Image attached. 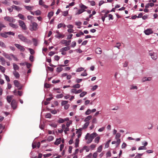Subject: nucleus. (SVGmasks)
Wrapping results in <instances>:
<instances>
[{
    "mask_svg": "<svg viewBox=\"0 0 158 158\" xmlns=\"http://www.w3.org/2000/svg\"><path fill=\"white\" fill-rule=\"evenodd\" d=\"M53 139L54 138L52 136H50L47 138V140L49 141H51L53 140Z\"/></svg>",
    "mask_w": 158,
    "mask_h": 158,
    "instance_id": "nucleus-44",
    "label": "nucleus"
},
{
    "mask_svg": "<svg viewBox=\"0 0 158 158\" xmlns=\"http://www.w3.org/2000/svg\"><path fill=\"white\" fill-rule=\"evenodd\" d=\"M53 15V12L52 11H51L48 13V17L49 19H50L51 17Z\"/></svg>",
    "mask_w": 158,
    "mask_h": 158,
    "instance_id": "nucleus-33",
    "label": "nucleus"
},
{
    "mask_svg": "<svg viewBox=\"0 0 158 158\" xmlns=\"http://www.w3.org/2000/svg\"><path fill=\"white\" fill-rule=\"evenodd\" d=\"M84 33L81 31H80L79 33H77L76 34V36L77 37H79L81 35H83Z\"/></svg>",
    "mask_w": 158,
    "mask_h": 158,
    "instance_id": "nucleus-40",
    "label": "nucleus"
},
{
    "mask_svg": "<svg viewBox=\"0 0 158 158\" xmlns=\"http://www.w3.org/2000/svg\"><path fill=\"white\" fill-rule=\"evenodd\" d=\"M92 123H97V120L96 118H94L92 121Z\"/></svg>",
    "mask_w": 158,
    "mask_h": 158,
    "instance_id": "nucleus-62",
    "label": "nucleus"
},
{
    "mask_svg": "<svg viewBox=\"0 0 158 158\" xmlns=\"http://www.w3.org/2000/svg\"><path fill=\"white\" fill-rule=\"evenodd\" d=\"M98 134L96 133H94L89 135V136L93 139Z\"/></svg>",
    "mask_w": 158,
    "mask_h": 158,
    "instance_id": "nucleus-22",
    "label": "nucleus"
},
{
    "mask_svg": "<svg viewBox=\"0 0 158 158\" xmlns=\"http://www.w3.org/2000/svg\"><path fill=\"white\" fill-rule=\"evenodd\" d=\"M28 49H29V51H30V53L31 54L33 55L34 54L35 52L33 49L31 48H29Z\"/></svg>",
    "mask_w": 158,
    "mask_h": 158,
    "instance_id": "nucleus-53",
    "label": "nucleus"
},
{
    "mask_svg": "<svg viewBox=\"0 0 158 158\" xmlns=\"http://www.w3.org/2000/svg\"><path fill=\"white\" fill-rule=\"evenodd\" d=\"M13 74L16 78H19V77L20 75L19 73L16 71H14L13 72Z\"/></svg>",
    "mask_w": 158,
    "mask_h": 158,
    "instance_id": "nucleus-20",
    "label": "nucleus"
},
{
    "mask_svg": "<svg viewBox=\"0 0 158 158\" xmlns=\"http://www.w3.org/2000/svg\"><path fill=\"white\" fill-rule=\"evenodd\" d=\"M38 24L35 22H33L31 23L30 25V27L31 28L30 29V30L32 31H36L38 29Z\"/></svg>",
    "mask_w": 158,
    "mask_h": 158,
    "instance_id": "nucleus-1",
    "label": "nucleus"
},
{
    "mask_svg": "<svg viewBox=\"0 0 158 158\" xmlns=\"http://www.w3.org/2000/svg\"><path fill=\"white\" fill-rule=\"evenodd\" d=\"M84 68L82 67H80L78 68L76 70L77 72H79L84 70Z\"/></svg>",
    "mask_w": 158,
    "mask_h": 158,
    "instance_id": "nucleus-47",
    "label": "nucleus"
},
{
    "mask_svg": "<svg viewBox=\"0 0 158 158\" xmlns=\"http://www.w3.org/2000/svg\"><path fill=\"white\" fill-rule=\"evenodd\" d=\"M72 123V121H70L69 122H68L66 124V126L67 127H69L70 125Z\"/></svg>",
    "mask_w": 158,
    "mask_h": 158,
    "instance_id": "nucleus-55",
    "label": "nucleus"
},
{
    "mask_svg": "<svg viewBox=\"0 0 158 158\" xmlns=\"http://www.w3.org/2000/svg\"><path fill=\"white\" fill-rule=\"evenodd\" d=\"M4 75L5 77L6 80L7 81L9 82L10 80L9 77L8 76H7L5 74H4Z\"/></svg>",
    "mask_w": 158,
    "mask_h": 158,
    "instance_id": "nucleus-56",
    "label": "nucleus"
},
{
    "mask_svg": "<svg viewBox=\"0 0 158 158\" xmlns=\"http://www.w3.org/2000/svg\"><path fill=\"white\" fill-rule=\"evenodd\" d=\"M18 16L20 19L22 20H24L25 19V18L24 16L21 14H19L18 15Z\"/></svg>",
    "mask_w": 158,
    "mask_h": 158,
    "instance_id": "nucleus-27",
    "label": "nucleus"
},
{
    "mask_svg": "<svg viewBox=\"0 0 158 158\" xmlns=\"http://www.w3.org/2000/svg\"><path fill=\"white\" fill-rule=\"evenodd\" d=\"M12 96H7V102L10 103L12 99Z\"/></svg>",
    "mask_w": 158,
    "mask_h": 158,
    "instance_id": "nucleus-32",
    "label": "nucleus"
},
{
    "mask_svg": "<svg viewBox=\"0 0 158 158\" xmlns=\"http://www.w3.org/2000/svg\"><path fill=\"white\" fill-rule=\"evenodd\" d=\"M61 141V138H60L57 139L54 143L56 145L59 144L60 143Z\"/></svg>",
    "mask_w": 158,
    "mask_h": 158,
    "instance_id": "nucleus-23",
    "label": "nucleus"
},
{
    "mask_svg": "<svg viewBox=\"0 0 158 158\" xmlns=\"http://www.w3.org/2000/svg\"><path fill=\"white\" fill-rule=\"evenodd\" d=\"M0 61L2 65H4L5 64L6 62V60L4 58L1 56H0Z\"/></svg>",
    "mask_w": 158,
    "mask_h": 158,
    "instance_id": "nucleus-17",
    "label": "nucleus"
},
{
    "mask_svg": "<svg viewBox=\"0 0 158 158\" xmlns=\"http://www.w3.org/2000/svg\"><path fill=\"white\" fill-rule=\"evenodd\" d=\"M96 53L97 54H100L102 53V50L101 48H96L95 50Z\"/></svg>",
    "mask_w": 158,
    "mask_h": 158,
    "instance_id": "nucleus-21",
    "label": "nucleus"
},
{
    "mask_svg": "<svg viewBox=\"0 0 158 158\" xmlns=\"http://www.w3.org/2000/svg\"><path fill=\"white\" fill-rule=\"evenodd\" d=\"M68 103V101H63L61 102V105L62 106H65Z\"/></svg>",
    "mask_w": 158,
    "mask_h": 158,
    "instance_id": "nucleus-45",
    "label": "nucleus"
},
{
    "mask_svg": "<svg viewBox=\"0 0 158 158\" xmlns=\"http://www.w3.org/2000/svg\"><path fill=\"white\" fill-rule=\"evenodd\" d=\"M0 46L4 48H6V47L5 43L2 41H0Z\"/></svg>",
    "mask_w": 158,
    "mask_h": 158,
    "instance_id": "nucleus-30",
    "label": "nucleus"
},
{
    "mask_svg": "<svg viewBox=\"0 0 158 158\" xmlns=\"http://www.w3.org/2000/svg\"><path fill=\"white\" fill-rule=\"evenodd\" d=\"M64 35H62L60 34H59L56 35V37L57 38H63L64 37Z\"/></svg>",
    "mask_w": 158,
    "mask_h": 158,
    "instance_id": "nucleus-29",
    "label": "nucleus"
},
{
    "mask_svg": "<svg viewBox=\"0 0 158 158\" xmlns=\"http://www.w3.org/2000/svg\"><path fill=\"white\" fill-rule=\"evenodd\" d=\"M19 23L20 26L22 29L24 30L27 29V27L24 22L22 20H19Z\"/></svg>",
    "mask_w": 158,
    "mask_h": 158,
    "instance_id": "nucleus-5",
    "label": "nucleus"
},
{
    "mask_svg": "<svg viewBox=\"0 0 158 158\" xmlns=\"http://www.w3.org/2000/svg\"><path fill=\"white\" fill-rule=\"evenodd\" d=\"M92 116L91 115H89L87 116L85 119V122H87L92 118Z\"/></svg>",
    "mask_w": 158,
    "mask_h": 158,
    "instance_id": "nucleus-39",
    "label": "nucleus"
},
{
    "mask_svg": "<svg viewBox=\"0 0 158 158\" xmlns=\"http://www.w3.org/2000/svg\"><path fill=\"white\" fill-rule=\"evenodd\" d=\"M80 85L79 84H77L73 85L72 87L74 88H80Z\"/></svg>",
    "mask_w": 158,
    "mask_h": 158,
    "instance_id": "nucleus-37",
    "label": "nucleus"
},
{
    "mask_svg": "<svg viewBox=\"0 0 158 158\" xmlns=\"http://www.w3.org/2000/svg\"><path fill=\"white\" fill-rule=\"evenodd\" d=\"M14 83L15 86L18 88V89L21 90L22 89L23 85L18 80H14Z\"/></svg>",
    "mask_w": 158,
    "mask_h": 158,
    "instance_id": "nucleus-4",
    "label": "nucleus"
},
{
    "mask_svg": "<svg viewBox=\"0 0 158 158\" xmlns=\"http://www.w3.org/2000/svg\"><path fill=\"white\" fill-rule=\"evenodd\" d=\"M80 94V96L81 97H83L85 95L87 94V92L85 91H83Z\"/></svg>",
    "mask_w": 158,
    "mask_h": 158,
    "instance_id": "nucleus-38",
    "label": "nucleus"
},
{
    "mask_svg": "<svg viewBox=\"0 0 158 158\" xmlns=\"http://www.w3.org/2000/svg\"><path fill=\"white\" fill-rule=\"evenodd\" d=\"M85 10L80 9L78 10L77 13H76L77 15H79L82 13L83 12L85 11Z\"/></svg>",
    "mask_w": 158,
    "mask_h": 158,
    "instance_id": "nucleus-31",
    "label": "nucleus"
},
{
    "mask_svg": "<svg viewBox=\"0 0 158 158\" xmlns=\"http://www.w3.org/2000/svg\"><path fill=\"white\" fill-rule=\"evenodd\" d=\"M111 141V140H109L105 144V147L108 148L109 147V144Z\"/></svg>",
    "mask_w": 158,
    "mask_h": 158,
    "instance_id": "nucleus-54",
    "label": "nucleus"
},
{
    "mask_svg": "<svg viewBox=\"0 0 158 158\" xmlns=\"http://www.w3.org/2000/svg\"><path fill=\"white\" fill-rule=\"evenodd\" d=\"M9 25L11 27L13 28L16 29L18 27L17 25L13 23H10Z\"/></svg>",
    "mask_w": 158,
    "mask_h": 158,
    "instance_id": "nucleus-24",
    "label": "nucleus"
},
{
    "mask_svg": "<svg viewBox=\"0 0 158 158\" xmlns=\"http://www.w3.org/2000/svg\"><path fill=\"white\" fill-rule=\"evenodd\" d=\"M24 7L25 8V9L28 10L30 11L31 10H33V8L34 7L33 6H26L24 5Z\"/></svg>",
    "mask_w": 158,
    "mask_h": 158,
    "instance_id": "nucleus-19",
    "label": "nucleus"
},
{
    "mask_svg": "<svg viewBox=\"0 0 158 158\" xmlns=\"http://www.w3.org/2000/svg\"><path fill=\"white\" fill-rule=\"evenodd\" d=\"M5 27V25L2 24V23L1 22H0V31H1L2 30L3 28Z\"/></svg>",
    "mask_w": 158,
    "mask_h": 158,
    "instance_id": "nucleus-41",
    "label": "nucleus"
},
{
    "mask_svg": "<svg viewBox=\"0 0 158 158\" xmlns=\"http://www.w3.org/2000/svg\"><path fill=\"white\" fill-rule=\"evenodd\" d=\"M13 93L15 95H17L18 94L19 96H21L23 94V92L22 91H17V90H15L14 91Z\"/></svg>",
    "mask_w": 158,
    "mask_h": 158,
    "instance_id": "nucleus-16",
    "label": "nucleus"
},
{
    "mask_svg": "<svg viewBox=\"0 0 158 158\" xmlns=\"http://www.w3.org/2000/svg\"><path fill=\"white\" fill-rule=\"evenodd\" d=\"M100 139V137L99 136H98L96 137L94 140L95 142L97 143H99Z\"/></svg>",
    "mask_w": 158,
    "mask_h": 158,
    "instance_id": "nucleus-42",
    "label": "nucleus"
},
{
    "mask_svg": "<svg viewBox=\"0 0 158 158\" xmlns=\"http://www.w3.org/2000/svg\"><path fill=\"white\" fill-rule=\"evenodd\" d=\"M63 70V68L61 67H58L56 69V71L58 73H60Z\"/></svg>",
    "mask_w": 158,
    "mask_h": 158,
    "instance_id": "nucleus-50",
    "label": "nucleus"
},
{
    "mask_svg": "<svg viewBox=\"0 0 158 158\" xmlns=\"http://www.w3.org/2000/svg\"><path fill=\"white\" fill-rule=\"evenodd\" d=\"M76 43L75 41H73L72 42V44L71 45V46L72 47H74L76 46Z\"/></svg>",
    "mask_w": 158,
    "mask_h": 158,
    "instance_id": "nucleus-63",
    "label": "nucleus"
},
{
    "mask_svg": "<svg viewBox=\"0 0 158 158\" xmlns=\"http://www.w3.org/2000/svg\"><path fill=\"white\" fill-rule=\"evenodd\" d=\"M15 45L17 48L19 49L21 52H23L25 50V48H24L23 46L20 44H15Z\"/></svg>",
    "mask_w": 158,
    "mask_h": 158,
    "instance_id": "nucleus-8",
    "label": "nucleus"
},
{
    "mask_svg": "<svg viewBox=\"0 0 158 158\" xmlns=\"http://www.w3.org/2000/svg\"><path fill=\"white\" fill-rule=\"evenodd\" d=\"M98 154L97 152H94L93 155V157L94 158H96L97 157Z\"/></svg>",
    "mask_w": 158,
    "mask_h": 158,
    "instance_id": "nucleus-60",
    "label": "nucleus"
},
{
    "mask_svg": "<svg viewBox=\"0 0 158 158\" xmlns=\"http://www.w3.org/2000/svg\"><path fill=\"white\" fill-rule=\"evenodd\" d=\"M79 139H76L75 146V148H77L79 147Z\"/></svg>",
    "mask_w": 158,
    "mask_h": 158,
    "instance_id": "nucleus-28",
    "label": "nucleus"
},
{
    "mask_svg": "<svg viewBox=\"0 0 158 158\" xmlns=\"http://www.w3.org/2000/svg\"><path fill=\"white\" fill-rule=\"evenodd\" d=\"M18 38L22 41L27 43H28L30 42L29 40H28L25 36H24L22 34L19 35Z\"/></svg>",
    "mask_w": 158,
    "mask_h": 158,
    "instance_id": "nucleus-3",
    "label": "nucleus"
},
{
    "mask_svg": "<svg viewBox=\"0 0 158 158\" xmlns=\"http://www.w3.org/2000/svg\"><path fill=\"white\" fill-rule=\"evenodd\" d=\"M35 15H39L41 14V12L40 10H37L34 12Z\"/></svg>",
    "mask_w": 158,
    "mask_h": 158,
    "instance_id": "nucleus-48",
    "label": "nucleus"
},
{
    "mask_svg": "<svg viewBox=\"0 0 158 158\" xmlns=\"http://www.w3.org/2000/svg\"><path fill=\"white\" fill-rule=\"evenodd\" d=\"M0 70L2 73H4L5 72L6 69L5 67L0 65Z\"/></svg>",
    "mask_w": 158,
    "mask_h": 158,
    "instance_id": "nucleus-34",
    "label": "nucleus"
},
{
    "mask_svg": "<svg viewBox=\"0 0 158 158\" xmlns=\"http://www.w3.org/2000/svg\"><path fill=\"white\" fill-rule=\"evenodd\" d=\"M32 41L34 43V45L35 46H36L37 44V40L35 39V38H33L32 39Z\"/></svg>",
    "mask_w": 158,
    "mask_h": 158,
    "instance_id": "nucleus-36",
    "label": "nucleus"
},
{
    "mask_svg": "<svg viewBox=\"0 0 158 158\" xmlns=\"http://www.w3.org/2000/svg\"><path fill=\"white\" fill-rule=\"evenodd\" d=\"M57 122L59 123H63L64 121L63 119L62 118H60L58 120Z\"/></svg>",
    "mask_w": 158,
    "mask_h": 158,
    "instance_id": "nucleus-51",
    "label": "nucleus"
},
{
    "mask_svg": "<svg viewBox=\"0 0 158 158\" xmlns=\"http://www.w3.org/2000/svg\"><path fill=\"white\" fill-rule=\"evenodd\" d=\"M2 55L7 59H8L10 60H12V59L10 57V54H8L6 52H3Z\"/></svg>",
    "mask_w": 158,
    "mask_h": 158,
    "instance_id": "nucleus-14",
    "label": "nucleus"
},
{
    "mask_svg": "<svg viewBox=\"0 0 158 158\" xmlns=\"http://www.w3.org/2000/svg\"><path fill=\"white\" fill-rule=\"evenodd\" d=\"M83 149H85L86 152H88L89 151V149L87 146H85L83 148Z\"/></svg>",
    "mask_w": 158,
    "mask_h": 158,
    "instance_id": "nucleus-57",
    "label": "nucleus"
},
{
    "mask_svg": "<svg viewBox=\"0 0 158 158\" xmlns=\"http://www.w3.org/2000/svg\"><path fill=\"white\" fill-rule=\"evenodd\" d=\"M70 49V47L69 46H67L66 47L62 48L61 49V50H62L63 51H66L69 50Z\"/></svg>",
    "mask_w": 158,
    "mask_h": 158,
    "instance_id": "nucleus-26",
    "label": "nucleus"
},
{
    "mask_svg": "<svg viewBox=\"0 0 158 158\" xmlns=\"http://www.w3.org/2000/svg\"><path fill=\"white\" fill-rule=\"evenodd\" d=\"M51 85H49L47 83H46L44 84V87H45L48 88L50 87Z\"/></svg>",
    "mask_w": 158,
    "mask_h": 158,
    "instance_id": "nucleus-59",
    "label": "nucleus"
},
{
    "mask_svg": "<svg viewBox=\"0 0 158 158\" xmlns=\"http://www.w3.org/2000/svg\"><path fill=\"white\" fill-rule=\"evenodd\" d=\"M15 33L13 32L9 31L5 32L4 33H1L0 35L3 37L6 38L8 37L7 35H12L14 36L15 35Z\"/></svg>",
    "mask_w": 158,
    "mask_h": 158,
    "instance_id": "nucleus-2",
    "label": "nucleus"
},
{
    "mask_svg": "<svg viewBox=\"0 0 158 158\" xmlns=\"http://www.w3.org/2000/svg\"><path fill=\"white\" fill-rule=\"evenodd\" d=\"M11 7H12V8H14V9L16 10V11H19L21 10L22 9V8L21 7L14 5H12L11 6Z\"/></svg>",
    "mask_w": 158,
    "mask_h": 158,
    "instance_id": "nucleus-15",
    "label": "nucleus"
},
{
    "mask_svg": "<svg viewBox=\"0 0 158 158\" xmlns=\"http://www.w3.org/2000/svg\"><path fill=\"white\" fill-rule=\"evenodd\" d=\"M102 146L101 145L98 148L97 150V152H100L102 150Z\"/></svg>",
    "mask_w": 158,
    "mask_h": 158,
    "instance_id": "nucleus-35",
    "label": "nucleus"
},
{
    "mask_svg": "<svg viewBox=\"0 0 158 158\" xmlns=\"http://www.w3.org/2000/svg\"><path fill=\"white\" fill-rule=\"evenodd\" d=\"M82 130V128H79L78 131H76V133H78L77 137L79 139L81 135L82 132H81Z\"/></svg>",
    "mask_w": 158,
    "mask_h": 158,
    "instance_id": "nucleus-18",
    "label": "nucleus"
},
{
    "mask_svg": "<svg viewBox=\"0 0 158 158\" xmlns=\"http://www.w3.org/2000/svg\"><path fill=\"white\" fill-rule=\"evenodd\" d=\"M82 92V90L81 89L77 90L75 89H72L71 90V92L72 93H74L76 94L80 93Z\"/></svg>",
    "mask_w": 158,
    "mask_h": 158,
    "instance_id": "nucleus-10",
    "label": "nucleus"
},
{
    "mask_svg": "<svg viewBox=\"0 0 158 158\" xmlns=\"http://www.w3.org/2000/svg\"><path fill=\"white\" fill-rule=\"evenodd\" d=\"M13 69L15 71H16V70H18L19 69V66L15 63H13Z\"/></svg>",
    "mask_w": 158,
    "mask_h": 158,
    "instance_id": "nucleus-25",
    "label": "nucleus"
},
{
    "mask_svg": "<svg viewBox=\"0 0 158 158\" xmlns=\"http://www.w3.org/2000/svg\"><path fill=\"white\" fill-rule=\"evenodd\" d=\"M11 105L14 109H15L17 106V102L16 100L14 99L11 102Z\"/></svg>",
    "mask_w": 158,
    "mask_h": 158,
    "instance_id": "nucleus-13",
    "label": "nucleus"
},
{
    "mask_svg": "<svg viewBox=\"0 0 158 158\" xmlns=\"http://www.w3.org/2000/svg\"><path fill=\"white\" fill-rule=\"evenodd\" d=\"M106 157H110L111 156V153L110 151H108L106 154Z\"/></svg>",
    "mask_w": 158,
    "mask_h": 158,
    "instance_id": "nucleus-52",
    "label": "nucleus"
},
{
    "mask_svg": "<svg viewBox=\"0 0 158 158\" xmlns=\"http://www.w3.org/2000/svg\"><path fill=\"white\" fill-rule=\"evenodd\" d=\"M89 134L88 133L85 137V139H87V143L88 144L90 143L92 141L93 139H92L89 136Z\"/></svg>",
    "mask_w": 158,
    "mask_h": 158,
    "instance_id": "nucleus-12",
    "label": "nucleus"
},
{
    "mask_svg": "<svg viewBox=\"0 0 158 158\" xmlns=\"http://www.w3.org/2000/svg\"><path fill=\"white\" fill-rule=\"evenodd\" d=\"M63 96V95L62 94H58L56 95V97L57 98H62Z\"/></svg>",
    "mask_w": 158,
    "mask_h": 158,
    "instance_id": "nucleus-58",
    "label": "nucleus"
},
{
    "mask_svg": "<svg viewBox=\"0 0 158 158\" xmlns=\"http://www.w3.org/2000/svg\"><path fill=\"white\" fill-rule=\"evenodd\" d=\"M69 131V127H66L65 129L64 130V133L65 134H66L67 133V132L68 131Z\"/></svg>",
    "mask_w": 158,
    "mask_h": 158,
    "instance_id": "nucleus-61",
    "label": "nucleus"
},
{
    "mask_svg": "<svg viewBox=\"0 0 158 158\" xmlns=\"http://www.w3.org/2000/svg\"><path fill=\"white\" fill-rule=\"evenodd\" d=\"M4 19L6 21L12 22L14 23L15 21V19L12 17H10L9 16H6L4 17Z\"/></svg>",
    "mask_w": 158,
    "mask_h": 158,
    "instance_id": "nucleus-6",
    "label": "nucleus"
},
{
    "mask_svg": "<svg viewBox=\"0 0 158 158\" xmlns=\"http://www.w3.org/2000/svg\"><path fill=\"white\" fill-rule=\"evenodd\" d=\"M98 86L97 85H94L93 87L91 89L93 91H94V90H95V89H96L97 88H98Z\"/></svg>",
    "mask_w": 158,
    "mask_h": 158,
    "instance_id": "nucleus-64",
    "label": "nucleus"
},
{
    "mask_svg": "<svg viewBox=\"0 0 158 158\" xmlns=\"http://www.w3.org/2000/svg\"><path fill=\"white\" fill-rule=\"evenodd\" d=\"M91 112V110L90 109H88L85 112V114L86 115H89Z\"/></svg>",
    "mask_w": 158,
    "mask_h": 158,
    "instance_id": "nucleus-49",
    "label": "nucleus"
},
{
    "mask_svg": "<svg viewBox=\"0 0 158 158\" xmlns=\"http://www.w3.org/2000/svg\"><path fill=\"white\" fill-rule=\"evenodd\" d=\"M50 125L52 127L56 128L57 126V124L55 123H52L50 124Z\"/></svg>",
    "mask_w": 158,
    "mask_h": 158,
    "instance_id": "nucleus-46",
    "label": "nucleus"
},
{
    "mask_svg": "<svg viewBox=\"0 0 158 158\" xmlns=\"http://www.w3.org/2000/svg\"><path fill=\"white\" fill-rule=\"evenodd\" d=\"M71 42L70 40L67 41L66 40H61L60 43L63 44H64L65 46H68L70 44Z\"/></svg>",
    "mask_w": 158,
    "mask_h": 158,
    "instance_id": "nucleus-11",
    "label": "nucleus"
},
{
    "mask_svg": "<svg viewBox=\"0 0 158 158\" xmlns=\"http://www.w3.org/2000/svg\"><path fill=\"white\" fill-rule=\"evenodd\" d=\"M153 31L152 29L148 28L144 31V33L147 35H149L153 33Z\"/></svg>",
    "mask_w": 158,
    "mask_h": 158,
    "instance_id": "nucleus-9",
    "label": "nucleus"
},
{
    "mask_svg": "<svg viewBox=\"0 0 158 158\" xmlns=\"http://www.w3.org/2000/svg\"><path fill=\"white\" fill-rule=\"evenodd\" d=\"M149 54L151 56V58L153 60H155L157 58V54L156 53H152V52L151 51L149 52Z\"/></svg>",
    "mask_w": 158,
    "mask_h": 158,
    "instance_id": "nucleus-7",
    "label": "nucleus"
},
{
    "mask_svg": "<svg viewBox=\"0 0 158 158\" xmlns=\"http://www.w3.org/2000/svg\"><path fill=\"white\" fill-rule=\"evenodd\" d=\"M89 122H87L86 123H85V124L84 125L83 128L84 129H85L87 128L88 127V126H89Z\"/></svg>",
    "mask_w": 158,
    "mask_h": 158,
    "instance_id": "nucleus-43",
    "label": "nucleus"
}]
</instances>
